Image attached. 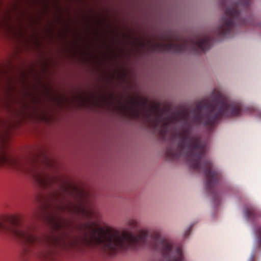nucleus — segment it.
Returning a JSON list of instances; mask_svg holds the SVG:
<instances>
[{
	"label": "nucleus",
	"mask_w": 261,
	"mask_h": 261,
	"mask_svg": "<svg viewBox=\"0 0 261 261\" xmlns=\"http://www.w3.org/2000/svg\"><path fill=\"white\" fill-rule=\"evenodd\" d=\"M255 111L254 107L230 100L221 92L215 90L211 99L198 101L194 108L184 109L170 115L165 109L160 111L158 105H153L145 112L144 115L150 126L159 133L163 140H166L168 135L172 136L171 146L166 152L167 158L173 160L183 156L193 170L203 172L206 179V190L212 196L214 202L218 204L220 197L216 186L221 179L222 174L206 156V143L199 136L191 133L189 114L191 113L193 115L194 124L203 125L211 132L217 121L222 117H237Z\"/></svg>",
	"instance_id": "obj_1"
},
{
	"label": "nucleus",
	"mask_w": 261,
	"mask_h": 261,
	"mask_svg": "<svg viewBox=\"0 0 261 261\" xmlns=\"http://www.w3.org/2000/svg\"><path fill=\"white\" fill-rule=\"evenodd\" d=\"M126 225L132 229H136L137 227V222L136 219H129L127 221Z\"/></svg>",
	"instance_id": "obj_9"
},
{
	"label": "nucleus",
	"mask_w": 261,
	"mask_h": 261,
	"mask_svg": "<svg viewBox=\"0 0 261 261\" xmlns=\"http://www.w3.org/2000/svg\"><path fill=\"white\" fill-rule=\"evenodd\" d=\"M5 106L7 109H10V104L9 102H8V101L5 102Z\"/></svg>",
	"instance_id": "obj_11"
},
{
	"label": "nucleus",
	"mask_w": 261,
	"mask_h": 261,
	"mask_svg": "<svg viewBox=\"0 0 261 261\" xmlns=\"http://www.w3.org/2000/svg\"><path fill=\"white\" fill-rule=\"evenodd\" d=\"M140 105H142L143 107L145 108H146L147 102L132 99L129 105L122 106L121 109L124 111L125 113L128 114L130 118L138 119L141 114V111L138 108Z\"/></svg>",
	"instance_id": "obj_6"
},
{
	"label": "nucleus",
	"mask_w": 261,
	"mask_h": 261,
	"mask_svg": "<svg viewBox=\"0 0 261 261\" xmlns=\"http://www.w3.org/2000/svg\"><path fill=\"white\" fill-rule=\"evenodd\" d=\"M258 246L261 247V225L257 226L254 230Z\"/></svg>",
	"instance_id": "obj_8"
},
{
	"label": "nucleus",
	"mask_w": 261,
	"mask_h": 261,
	"mask_svg": "<svg viewBox=\"0 0 261 261\" xmlns=\"http://www.w3.org/2000/svg\"><path fill=\"white\" fill-rule=\"evenodd\" d=\"M251 4V0H239L232 3L224 11V16L221 19V24L218 28L217 34L219 37H227L238 25L251 24L252 17L243 18L242 11L247 10Z\"/></svg>",
	"instance_id": "obj_4"
},
{
	"label": "nucleus",
	"mask_w": 261,
	"mask_h": 261,
	"mask_svg": "<svg viewBox=\"0 0 261 261\" xmlns=\"http://www.w3.org/2000/svg\"><path fill=\"white\" fill-rule=\"evenodd\" d=\"M190 231V229H189L188 231H187L185 234V237H187L188 234V232H189Z\"/></svg>",
	"instance_id": "obj_12"
},
{
	"label": "nucleus",
	"mask_w": 261,
	"mask_h": 261,
	"mask_svg": "<svg viewBox=\"0 0 261 261\" xmlns=\"http://www.w3.org/2000/svg\"><path fill=\"white\" fill-rule=\"evenodd\" d=\"M64 190L71 194L79 198L80 202L78 205H74V208L76 213L83 217L90 218L92 216V211L89 209L83 201L84 199L88 196V193L82 188L75 185L67 184L63 187Z\"/></svg>",
	"instance_id": "obj_5"
},
{
	"label": "nucleus",
	"mask_w": 261,
	"mask_h": 261,
	"mask_svg": "<svg viewBox=\"0 0 261 261\" xmlns=\"http://www.w3.org/2000/svg\"><path fill=\"white\" fill-rule=\"evenodd\" d=\"M248 261H256L255 260V255L253 254L250 255V257L248 260Z\"/></svg>",
	"instance_id": "obj_10"
},
{
	"label": "nucleus",
	"mask_w": 261,
	"mask_h": 261,
	"mask_svg": "<svg viewBox=\"0 0 261 261\" xmlns=\"http://www.w3.org/2000/svg\"><path fill=\"white\" fill-rule=\"evenodd\" d=\"M172 39L174 42L153 43L151 45L152 51L172 53H182L188 51L194 54H200L210 48L212 41L211 35L208 33L197 34L188 39L177 36Z\"/></svg>",
	"instance_id": "obj_3"
},
{
	"label": "nucleus",
	"mask_w": 261,
	"mask_h": 261,
	"mask_svg": "<svg viewBox=\"0 0 261 261\" xmlns=\"http://www.w3.org/2000/svg\"><path fill=\"white\" fill-rule=\"evenodd\" d=\"M245 216L250 220L253 221L259 217H261V213L255 207L250 206L247 207L245 211Z\"/></svg>",
	"instance_id": "obj_7"
},
{
	"label": "nucleus",
	"mask_w": 261,
	"mask_h": 261,
	"mask_svg": "<svg viewBox=\"0 0 261 261\" xmlns=\"http://www.w3.org/2000/svg\"><path fill=\"white\" fill-rule=\"evenodd\" d=\"M11 123L0 116V167L15 172L30 175L42 188H47L56 179L39 171L33 162L18 159L12 155L9 149Z\"/></svg>",
	"instance_id": "obj_2"
}]
</instances>
